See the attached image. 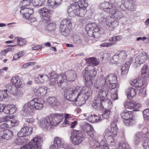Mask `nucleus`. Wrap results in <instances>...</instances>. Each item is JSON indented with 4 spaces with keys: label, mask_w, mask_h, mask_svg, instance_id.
Here are the masks:
<instances>
[{
    "label": "nucleus",
    "mask_w": 149,
    "mask_h": 149,
    "mask_svg": "<svg viewBox=\"0 0 149 149\" xmlns=\"http://www.w3.org/2000/svg\"><path fill=\"white\" fill-rule=\"evenodd\" d=\"M79 86L73 87L65 90V95L69 100L76 102H78L80 106L85 104L86 100L92 95V91L90 87H83L80 90Z\"/></svg>",
    "instance_id": "nucleus-1"
},
{
    "label": "nucleus",
    "mask_w": 149,
    "mask_h": 149,
    "mask_svg": "<svg viewBox=\"0 0 149 149\" xmlns=\"http://www.w3.org/2000/svg\"><path fill=\"white\" fill-rule=\"evenodd\" d=\"M63 119V115L55 113L42 118L38 121L39 126L44 130H50L55 126L60 123Z\"/></svg>",
    "instance_id": "nucleus-2"
},
{
    "label": "nucleus",
    "mask_w": 149,
    "mask_h": 149,
    "mask_svg": "<svg viewBox=\"0 0 149 149\" xmlns=\"http://www.w3.org/2000/svg\"><path fill=\"white\" fill-rule=\"evenodd\" d=\"M109 88L104 85L100 88L97 97L92 104L93 107L97 106L99 107H102L105 104V102L109 98L108 94Z\"/></svg>",
    "instance_id": "nucleus-3"
},
{
    "label": "nucleus",
    "mask_w": 149,
    "mask_h": 149,
    "mask_svg": "<svg viewBox=\"0 0 149 149\" xmlns=\"http://www.w3.org/2000/svg\"><path fill=\"white\" fill-rule=\"evenodd\" d=\"M141 141H143L142 145L144 148L148 149L149 145V132L146 128L143 129L141 132L136 134L134 139V143L137 145Z\"/></svg>",
    "instance_id": "nucleus-4"
},
{
    "label": "nucleus",
    "mask_w": 149,
    "mask_h": 149,
    "mask_svg": "<svg viewBox=\"0 0 149 149\" xmlns=\"http://www.w3.org/2000/svg\"><path fill=\"white\" fill-rule=\"evenodd\" d=\"M98 19L100 22H103L112 28H116L119 25L118 22L113 17L107 15L104 13H102L97 15Z\"/></svg>",
    "instance_id": "nucleus-5"
},
{
    "label": "nucleus",
    "mask_w": 149,
    "mask_h": 149,
    "mask_svg": "<svg viewBox=\"0 0 149 149\" xmlns=\"http://www.w3.org/2000/svg\"><path fill=\"white\" fill-rule=\"evenodd\" d=\"M77 3L74 5L70 4L68 6L67 12L68 15L71 17L77 16L79 17L84 16L87 12L86 8L77 7Z\"/></svg>",
    "instance_id": "nucleus-6"
},
{
    "label": "nucleus",
    "mask_w": 149,
    "mask_h": 149,
    "mask_svg": "<svg viewBox=\"0 0 149 149\" xmlns=\"http://www.w3.org/2000/svg\"><path fill=\"white\" fill-rule=\"evenodd\" d=\"M85 29L87 34L90 36L97 38L100 36V34L98 32L100 30V27L95 23L88 24Z\"/></svg>",
    "instance_id": "nucleus-7"
},
{
    "label": "nucleus",
    "mask_w": 149,
    "mask_h": 149,
    "mask_svg": "<svg viewBox=\"0 0 149 149\" xmlns=\"http://www.w3.org/2000/svg\"><path fill=\"white\" fill-rule=\"evenodd\" d=\"M104 80V86L110 88V86L111 85V88L114 89L115 88L116 90L117 91L119 88V85L116 84L117 82V76L116 74H110L105 77Z\"/></svg>",
    "instance_id": "nucleus-8"
},
{
    "label": "nucleus",
    "mask_w": 149,
    "mask_h": 149,
    "mask_svg": "<svg viewBox=\"0 0 149 149\" xmlns=\"http://www.w3.org/2000/svg\"><path fill=\"white\" fill-rule=\"evenodd\" d=\"M72 26V24L70 19H63L61 23L60 31L62 35L66 36L69 33Z\"/></svg>",
    "instance_id": "nucleus-9"
},
{
    "label": "nucleus",
    "mask_w": 149,
    "mask_h": 149,
    "mask_svg": "<svg viewBox=\"0 0 149 149\" xmlns=\"http://www.w3.org/2000/svg\"><path fill=\"white\" fill-rule=\"evenodd\" d=\"M121 117L124 120V123L126 126L132 125L135 123L133 118V115L131 111L125 110L120 114Z\"/></svg>",
    "instance_id": "nucleus-10"
},
{
    "label": "nucleus",
    "mask_w": 149,
    "mask_h": 149,
    "mask_svg": "<svg viewBox=\"0 0 149 149\" xmlns=\"http://www.w3.org/2000/svg\"><path fill=\"white\" fill-rule=\"evenodd\" d=\"M70 139L72 143L75 145L81 143L84 139L82 134L78 131L72 132Z\"/></svg>",
    "instance_id": "nucleus-11"
},
{
    "label": "nucleus",
    "mask_w": 149,
    "mask_h": 149,
    "mask_svg": "<svg viewBox=\"0 0 149 149\" xmlns=\"http://www.w3.org/2000/svg\"><path fill=\"white\" fill-rule=\"evenodd\" d=\"M31 101L25 103L22 109L21 113L23 116L27 117L30 116L33 112Z\"/></svg>",
    "instance_id": "nucleus-12"
},
{
    "label": "nucleus",
    "mask_w": 149,
    "mask_h": 149,
    "mask_svg": "<svg viewBox=\"0 0 149 149\" xmlns=\"http://www.w3.org/2000/svg\"><path fill=\"white\" fill-rule=\"evenodd\" d=\"M127 56V53L125 51H118L113 56L112 59L111 60V62L113 63L117 64L119 61L125 59Z\"/></svg>",
    "instance_id": "nucleus-13"
},
{
    "label": "nucleus",
    "mask_w": 149,
    "mask_h": 149,
    "mask_svg": "<svg viewBox=\"0 0 149 149\" xmlns=\"http://www.w3.org/2000/svg\"><path fill=\"white\" fill-rule=\"evenodd\" d=\"M6 92L7 91L9 92L11 94L17 97H19L22 96L23 95L22 91H19L15 87H13L10 84H8L6 85Z\"/></svg>",
    "instance_id": "nucleus-14"
},
{
    "label": "nucleus",
    "mask_w": 149,
    "mask_h": 149,
    "mask_svg": "<svg viewBox=\"0 0 149 149\" xmlns=\"http://www.w3.org/2000/svg\"><path fill=\"white\" fill-rule=\"evenodd\" d=\"M40 141V136H39L35 137L31 140L27 144L24 145L20 148V149H31L34 146H38Z\"/></svg>",
    "instance_id": "nucleus-15"
},
{
    "label": "nucleus",
    "mask_w": 149,
    "mask_h": 149,
    "mask_svg": "<svg viewBox=\"0 0 149 149\" xmlns=\"http://www.w3.org/2000/svg\"><path fill=\"white\" fill-rule=\"evenodd\" d=\"M1 112L3 111L6 114H12L15 113L17 110L16 107L14 104L4 105L2 104Z\"/></svg>",
    "instance_id": "nucleus-16"
},
{
    "label": "nucleus",
    "mask_w": 149,
    "mask_h": 149,
    "mask_svg": "<svg viewBox=\"0 0 149 149\" xmlns=\"http://www.w3.org/2000/svg\"><path fill=\"white\" fill-rule=\"evenodd\" d=\"M33 110H40L43 107L44 102L42 99L34 98L31 100Z\"/></svg>",
    "instance_id": "nucleus-17"
},
{
    "label": "nucleus",
    "mask_w": 149,
    "mask_h": 149,
    "mask_svg": "<svg viewBox=\"0 0 149 149\" xmlns=\"http://www.w3.org/2000/svg\"><path fill=\"white\" fill-rule=\"evenodd\" d=\"M64 142L63 139L58 137L54 138L53 143L49 147V149H59L63 147Z\"/></svg>",
    "instance_id": "nucleus-18"
},
{
    "label": "nucleus",
    "mask_w": 149,
    "mask_h": 149,
    "mask_svg": "<svg viewBox=\"0 0 149 149\" xmlns=\"http://www.w3.org/2000/svg\"><path fill=\"white\" fill-rule=\"evenodd\" d=\"M96 74L97 70L95 69H94L89 72V74L86 78V84L87 86L90 87L93 85Z\"/></svg>",
    "instance_id": "nucleus-19"
},
{
    "label": "nucleus",
    "mask_w": 149,
    "mask_h": 149,
    "mask_svg": "<svg viewBox=\"0 0 149 149\" xmlns=\"http://www.w3.org/2000/svg\"><path fill=\"white\" fill-rule=\"evenodd\" d=\"M148 57V54L146 52L140 53L135 59V63L136 64H141L145 62Z\"/></svg>",
    "instance_id": "nucleus-20"
},
{
    "label": "nucleus",
    "mask_w": 149,
    "mask_h": 149,
    "mask_svg": "<svg viewBox=\"0 0 149 149\" xmlns=\"http://www.w3.org/2000/svg\"><path fill=\"white\" fill-rule=\"evenodd\" d=\"M39 12L40 15L42 19L45 22H49L50 19V17L49 11L46 8H43L40 9Z\"/></svg>",
    "instance_id": "nucleus-21"
},
{
    "label": "nucleus",
    "mask_w": 149,
    "mask_h": 149,
    "mask_svg": "<svg viewBox=\"0 0 149 149\" xmlns=\"http://www.w3.org/2000/svg\"><path fill=\"white\" fill-rule=\"evenodd\" d=\"M47 90V87H43L34 88L33 91L37 96L42 97L45 95Z\"/></svg>",
    "instance_id": "nucleus-22"
},
{
    "label": "nucleus",
    "mask_w": 149,
    "mask_h": 149,
    "mask_svg": "<svg viewBox=\"0 0 149 149\" xmlns=\"http://www.w3.org/2000/svg\"><path fill=\"white\" fill-rule=\"evenodd\" d=\"M94 144L92 148L90 149H106L107 147H109L107 146L105 140H102L100 143L99 142L95 141Z\"/></svg>",
    "instance_id": "nucleus-23"
},
{
    "label": "nucleus",
    "mask_w": 149,
    "mask_h": 149,
    "mask_svg": "<svg viewBox=\"0 0 149 149\" xmlns=\"http://www.w3.org/2000/svg\"><path fill=\"white\" fill-rule=\"evenodd\" d=\"M21 9L20 12L24 18H25L28 15H31L33 12V9L31 8L21 7Z\"/></svg>",
    "instance_id": "nucleus-24"
},
{
    "label": "nucleus",
    "mask_w": 149,
    "mask_h": 149,
    "mask_svg": "<svg viewBox=\"0 0 149 149\" xmlns=\"http://www.w3.org/2000/svg\"><path fill=\"white\" fill-rule=\"evenodd\" d=\"M62 0H48L47 5L53 8H56L61 5Z\"/></svg>",
    "instance_id": "nucleus-25"
},
{
    "label": "nucleus",
    "mask_w": 149,
    "mask_h": 149,
    "mask_svg": "<svg viewBox=\"0 0 149 149\" xmlns=\"http://www.w3.org/2000/svg\"><path fill=\"white\" fill-rule=\"evenodd\" d=\"M103 135L107 142V141L112 142L113 141V136L112 133L109 129H107L105 131Z\"/></svg>",
    "instance_id": "nucleus-26"
},
{
    "label": "nucleus",
    "mask_w": 149,
    "mask_h": 149,
    "mask_svg": "<svg viewBox=\"0 0 149 149\" xmlns=\"http://www.w3.org/2000/svg\"><path fill=\"white\" fill-rule=\"evenodd\" d=\"M112 7V4L107 2H103L99 6L100 9L103 10L106 12H109L110 8Z\"/></svg>",
    "instance_id": "nucleus-27"
},
{
    "label": "nucleus",
    "mask_w": 149,
    "mask_h": 149,
    "mask_svg": "<svg viewBox=\"0 0 149 149\" xmlns=\"http://www.w3.org/2000/svg\"><path fill=\"white\" fill-rule=\"evenodd\" d=\"M141 75L143 77H148L149 76V64H144L141 69Z\"/></svg>",
    "instance_id": "nucleus-28"
},
{
    "label": "nucleus",
    "mask_w": 149,
    "mask_h": 149,
    "mask_svg": "<svg viewBox=\"0 0 149 149\" xmlns=\"http://www.w3.org/2000/svg\"><path fill=\"white\" fill-rule=\"evenodd\" d=\"M126 92L127 98L130 99L132 98L136 95V90L132 87L129 88L126 90Z\"/></svg>",
    "instance_id": "nucleus-29"
},
{
    "label": "nucleus",
    "mask_w": 149,
    "mask_h": 149,
    "mask_svg": "<svg viewBox=\"0 0 149 149\" xmlns=\"http://www.w3.org/2000/svg\"><path fill=\"white\" fill-rule=\"evenodd\" d=\"M3 134L1 136L3 139L8 140L10 139L13 135L12 131L9 130H6L3 132Z\"/></svg>",
    "instance_id": "nucleus-30"
},
{
    "label": "nucleus",
    "mask_w": 149,
    "mask_h": 149,
    "mask_svg": "<svg viewBox=\"0 0 149 149\" xmlns=\"http://www.w3.org/2000/svg\"><path fill=\"white\" fill-rule=\"evenodd\" d=\"M57 77L56 79L57 82V84L59 86H61V84L64 82L67 81L66 76L63 74H57Z\"/></svg>",
    "instance_id": "nucleus-31"
},
{
    "label": "nucleus",
    "mask_w": 149,
    "mask_h": 149,
    "mask_svg": "<svg viewBox=\"0 0 149 149\" xmlns=\"http://www.w3.org/2000/svg\"><path fill=\"white\" fill-rule=\"evenodd\" d=\"M47 101L52 106H57L60 104V102L55 97H49L47 99Z\"/></svg>",
    "instance_id": "nucleus-32"
},
{
    "label": "nucleus",
    "mask_w": 149,
    "mask_h": 149,
    "mask_svg": "<svg viewBox=\"0 0 149 149\" xmlns=\"http://www.w3.org/2000/svg\"><path fill=\"white\" fill-rule=\"evenodd\" d=\"M11 81L15 86V87L17 88L20 87L22 83L20 79L18 76L13 77L11 79Z\"/></svg>",
    "instance_id": "nucleus-33"
},
{
    "label": "nucleus",
    "mask_w": 149,
    "mask_h": 149,
    "mask_svg": "<svg viewBox=\"0 0 149 149\" xmlns=\"http://www.w3.org/2000/svg\"><path fill=\"white\" fill-rule=\"evenodd\" d=\"M105 102V104L103 105L102 107H99L97 106H96L94 107L95 109L98 110L104 108V107H107L109 109H111L113 107L112 103L110 100V98L109 97L106 100Z\"/></svg>",
    "instance_id": "nucleus-34"
},
{
    "label": "nucleus",
    "mask_w": 149,
    "mask_h": 149,
    "mask_svg": "<svg viewBox=\"0 0 149 149\" xmlns=\"http://www.w3.org/2000/svg\"><path fill=\"white\" fill-rule=\"evenodd\" d=\"M85 60L86 63L91 65L97 66L99 64V60L94 57L87 58Z\"/></svg>",
    "instance_id": "nucleus-35"
},
{
    "label": "nucleus",
    "mask_w": 149,
    "mask_h": 149,
    "mask_svg": "<svg viewBox=\"0 0 149 149\" xmlns=\"http://www.w3.org/2000/svg\"><path fill=\"white\" fill-rule=\"evenodd\" d=\"M130 84L133 86L137 88L141 87L143 85L142 80L140 79H134L130 81Z\"/></svg>",
    "instance_id": "nucleus-36"
},
{
    "label": "nucleus",
    "mask_w": 149,
    "mask_h": 149,
    "mask_svg": "<svg viewBox=\"0 0 149 149\" xmlns=\"http://www.w3.org/2000/svg\"><path fill=\"white\" fill-rule=\"evenodd\" d=\"M77 77L75 72L73 70L69 71L68 74L66 76L67 81H73L75 80Z\"/></svg>",
    "instance_id": "nucleus-37"
},
{
    "label": "nucleus",
    "mask_w": 149,
    "mask_h": 149,
    "mask_svg": "<svg viewBox=\"0 0 149 149\" xmlns=\"http://www.w3.org/2000/svg\"><path fill=\"white\" fill-rule=\"evenodd\" d=\"M111 132L113 137H115L117 135L118 128L117 126L116 123L113 122L111 123Z\"/></svg>",
    "instance_id": "nucleus-38"
},
{
    "label": "nucleus",
    "mask_w": 149,
    "mask_h": 149,
    "mask_svg": "<svg viewBox=\"0 0 149 149\" xmlns=\"http://www.w3.org/2000/svg\"><path fill=\"white\" fill-rule=\"evenodd\" d=\"M86 118L88 121L92 123L99 122L101 120L98 116L95 114L91 115L89 117Z\"/></svg>",
    "instance_id": "nucleus-39"
},
{
    "label": "nucleus",
    "mask_w": 149,
    "mask_h": 149,
    "mask_svg": "<svg viewBox=\"0 0 149 149\" xmlns=\"http://www.w3.org/2000/svg\"><path fill=\"white\" fill-rule=\"evenodd\" d=\"M130 66V65L127 63H125L122 65L121 68V75L124 76L127 74Z\"/></svg>",
    "instance_id": "nucleus-40"
},
{
    "label": "nucleus",
    "mask_w": 149,
    "mask_h": 149,
    "mask_svg": "<svg viewBox=\"0 0 149 149\" xmlns=\"http://www.w3.org/2000/svg\"><path fill=\"white\" fill-rule=\"evenodd\" d=\"M77 7L86 8L88 6L87 1L84 0H79L77 2Z\"/></svg>",
    "instance_id": "nucleus-41"
},
{
    "label": "nucleus",
    "mask_w": 149,
    "mask_h": 149,
    "mask_svg": "<svg viewBox=\"0 0 149 149\" xmlns=\"http://www.w3.org/2000/svg\"><path fill=\"white\" fill-rule=\"evenodd\" d=\"M26 136L31 134L32 132L33 128L30 126H25L21 128Z\"/></svg>",
    "instance_id": "nucleus-42"
},
{
    "label": "nucleus",
    "mask_w": 149,
    "mask_h": 149,
    "mask_svg": "<svg viewBox=\"0 0 149 149\" xmlns=\"http://www.w3.org/2000/svg\"><path fill=\"white\" fill-rule=\"evenodd\" d=\"M15 41H17V45L20 46H23L26 45V42L24 39L21 37H17L15 38Z\"/></svg>",
    "instance_id": "nucleus-43"
},
{
    "label": "nucleus",
    "mask_w": 149,
    "mask_h": 149,
    "mask_svg": "<svg viewBox=\"0 0 149 149\" xmlns=\"http://www.w3.org/2000/svg\"><path fill=\"white\" fill-rule=\"evenodd\" d=\"M135 101H131L129 102L126 101L124 104V106L126 109H133L134 106L135 104Z\"/></svg>",
    "instance_id": "nucleus-44"
},
{
    "label": "nucleus",
    "mask_w": 149,
    "mask_h": 149,
    "mask_svg": "<svg viewBox=\"0 0 149 149\" xmlns=\"http://www.w3.org/2000/svg\"><path fill=\"white\" fill-rule=\"evenodd\" d=\"M56 77H57V74H54L50 76V85H55L57 84Z\"/></svg>",
    "instance_id": "nucleus-45"
},
{
    "label": "nucleus",
    "mask_w": 149,
    "mask_h": 149,
    "mask_svg": "<svg viewBox=\"0 0 149 149\" xmlns=\"http://www.w3.org/2000/svg\"><path fill=\"white\" fill-rule=\"evenodd\" d=\"M112 114V112L111 109H106L103 113L102 116L104 118L107 119L109 118Z\"/></svg>",
    "instance_id": "nucleus-46"
},
{
    "label": "nucleus",
    "mask_w": 149,
    "mask_h": 149,
    "mask_svg": "<svg viewBox=\"0 0 149 149\" xmlns=\"http://www.w3.org/2000/svg\"><path fill=\"white\" fill-rule=\"evenodd\" d=\"M132 3V0H121L120 7H121L123 6H124L125 8H127L130 6Z\"/></svg>",
    "instance_id": "nucleus-47"
},
{
    "label": "nucleus",
    "mask_w": 149,
    "mask_h": 149,
    "mask_svg": "<svg viewBox=\"0 0 149 149\" xmlns=\"http://www.w3.org/2000/svg\"><path fill=\"white\" fill-rule=\"evenodd\" d=\"M87 133L91 138L94 140V141H95V140L96 139V133L93 127L91 128Z\"/></svg>",
    "instance_id": "nucleus-48"
},
{
    "label": "nucleus",
    "mask_w": 149,
    "mask_h": 149,
    "mask_svg": "<svg viewBox=\"0 0 149 149\" xmlns=\"http://www.w3.org/2000/svg\"><path fill=\"white\" fill-rule=\"evenodd\" d=\"M82 130L85 132L87 133L92 128V127L90 125L87 123H85L81 127Z\"/></svg>",
    "instance_id": "nucleus-49"
},
{
    "label": "nucleus",
    "mask_w": 149,
    "mask_h": 149,
    "mask_svg": "<svg viewBox=\"0 0 149 149\" xmlns=\"http://www.w3.org/2000/svg\"><path fill=\"white\" fill-rule=\"evenodd\" d=\"M6 90L3 91L0 90V101H1L3 99L6 98L8 96V95L6 93Z\"/></svg>",
    "instance_id": "nucleus-50"
},
{
    "label": "nucleus",
    "mask_w": 149,
    "mask_h": 149,
    "mask_svg": "<svg viewBox=\"0 0 149 149\" xmlns=\"http://www.w3.org/2000/svg\"><path fill=\"white\" fill-rule=\"evenodd\" d=\"M72 117V115L70 114L66 113L65 114V120L63 123L64 125L69 124L68 122L69 119Z\"/></svg>",
    "instance_id": "nucleus-51"
},
{
    "label": "nucleus",
    "mask_w": 149,
    "mask_h": 149,
    "mask_svg": "<svg viewBox=\"0 0 149 149\" xmlns=\"http://www.w3.org/2000/svg\"><path fill=\"white\" fill-rule=\"evenodd\" d=\"M41 77H43L44 78H46V76H42V74H40L38 75L37 77H36L35 78V82L37 83H42L43 82V80L41 79Z\"/></svg>",
    "instance_id": "nucleus-52"
},
{
    "label": "nucleus",
    "mask_w": 149,
    "mask_h": 149,
    "mask_svg": "<svg viewBox=\"0 0 149 149\" xmlns=\"http://www.w3.org/2000/svg\"><path fill=\"white\" fill-rule=\"evenodd\" d=\"M10 120H9L8 122L9 125V127L17 126L18 125L19 123L17 120L14 119Z\"/></svg>",
    "instance_id": "nucleus-53"
},
{
    "label": "nucleus",
    "mask_w": 149,
    "mask_h": 149,
    "mask_svg": "<svg viewBox=\"0 0 149 149\" xmlns=\"http://www.w3.org/2000/svg\"><path fill=\"white\" fill-rule=\"evenodd\" d=\"M113 91H112V93L111 94V97L113 100H117L118 99V89L117 90V91H116L115 88L114 89H112Z\"/></svg>",
    "instance_id": "nucleus-54"
},
{
    "label": "nucleus",
    "mask_w": 149,
    "mask_h": 149,
    "mask_svg": "<svg viewBox=\"0 0 149 149\" xmlns=\"http://www.w3.org/2000/svg\"><path fill=\"white\" fill-rule=\"evenodd\" d=\"M32 3L35 6L40 7L42 5L43 3L41 2V0H32Z\"/></svg>",
    "instance_id": "nucleus-55"
},
{
    "label": "nucleus",
    "mask_w": 149,
    "mask_h": 149,
    "mask_svg": "<svg viewBox=\"0 0 149 149\" xmlns=\"http://www.w3.org/2000/svg\"><path fill=\"white\" fill-rule=\"evenodd\" d=\"M26 140H24L23 139H21L19 138L15 139L14 142L16 144L18 145L24 144V143L26 142Z\"/></svg>",
    "instance_id": "nucleus-56"
},
{
    "label": "nucleus",
    "mask_w": 149,
    "mask_h": 149,
    "mask_svg": "<svg viewBox=\"0 0 149 149\" xmlns=\"http://www.w3.org/2000/svg\"><path fill=\"white\" fill-rule=\"evenodd\" d=\"M56 27V24L54 23H50L47 25V28L49 31H52L54 30Z\"/></svg>",
    "instance_id": "nucleus-57"
},
{
    "label": "nucleus",
    "mask_w": 149,
    "mask_h": 149,
    "mask_svg": "<svg viewBox=\"0 0 149 149\" xmlns=\"http://www.w3.org/2000/svg\"><path fill=\"white\" fill-rule=\"evenodd\" d=\"M30 3V0H23L20 2V6L21 7H26V6L29 5Z\"/></svg>",
    "instance_id": "nucleus-58"
},
{
    "label": "nucleus",
    "mask_w": 149,
    "mask_h": 149,
    "mask_svg": "<svg viewBox=\"0 0 149 149\" xmlns=\"http://www.w3.org/2000/svg\"><path fill=\"white\" fill-rule=\"evenodd\" d=\"M144 118L147 120H149V109H146L143 112Z\"/></svg>",
    "instance_id": "nucleus-59"
},
{
    "label": "nucleus",
    "mask_w": 149,
    "mask_h": 149,
    "mask_svg": "<svg viewBox=\"0 0 149 149\" xmlns=\"http://www.w3.org/2000/svg\"><path fill=\"white\" fill-rule=\"evenodd\" d=\"M135 104L134 106V111H139L141 107V104L139 103H137L135 102Z\"/></svg>",
    "instance_id": "nucleus-60"
},
{
    "label": "nucleus",
    "mask_w": 149,
    "mask_h": 149,
    "mask_svg": "<svg viewBox=\"0 0 149 149\" xmlns=\"http://www.w3.org/2000/svg\"><path fill=\"white\" fill-rule=\"evenodd\" d=\"M25 18L28 19V21L31 23L36 21V19L33 17L31 15H28V16H27V17H26Z\"/></svg>",
    "instance_id": "nucleus-61"
},
{
    "label": "nucleus",
    "mask_w": 149,
    "mask_h": 149,
    "mask_svg": "<svg viewBox=\"0 0 149 149\" xmlns=\"http://www.w3.org/2000/svg\"><path fill=\"white\" fill-rule=\"evenodd\" d=\"M118 149H127L126 144L124 141L120 142L119 144Z\"/></svg>",
    "instance_id": "nucleus-62"
},
{
    "label": "nucleus",
    "mask_w": 149,
    "mask_h": 149,
    "mask_svg": "<svg viewBox=\"0 0 149 149\" xmlns=\"http://www.w3.org/2000/svg\"><path fill=\"white\" fill-rule=\"evenodd\" d=\"M113 44V43L110 42H104L100 44V46L103 47H109L112 46Z\"/></svg>",
    "instance_id": "nucleus-63"
},
{
    "label": "nucleus",
    "mask_w": 149,
    "mask_h": 149,
    "mask_svg": "<svg viewBox=\"0 0 149 149\" xmlns=\"http://www.w3.org/2000/svg\"><path fill=\"white\" fill-rule=\"evenodd\" d=\"M35 63V62H28L26 63H24L23 65L21 67V68L22 69H24L27 68L30 65H33Z\"/></svg>",
    "instance_id": "nucleus-64"
}]
</instances>
